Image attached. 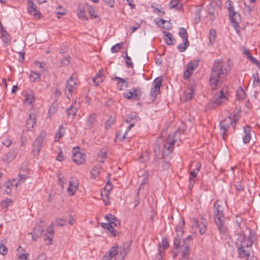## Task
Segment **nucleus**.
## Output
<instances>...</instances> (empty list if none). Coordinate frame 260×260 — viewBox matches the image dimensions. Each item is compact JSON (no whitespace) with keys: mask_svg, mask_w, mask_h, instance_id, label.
Returning <instances> with one entry per match:
<instances>
[{"mask_svg":"<svg viewBox=\"0 0 260 260\" xmlns=\"http://www.w3.org/2000/svg\"><path fill=\"white\" fill-rule=\"evenodd\" d=\"M223 65V61L219 59L213 62L209 79V86L212 90L220 87L227 76L228 70Z\"/></svg>","mask_w":260,"mask_h":260,"instance_id":"nucleus-1","label":"nucleus"},{"mask_svg":"<svg viewBox=\"0 0 260 260\" xmlns=\"http://www.w3.org/2000/svg\"><path fill=\"white\" fill-rule=\"evenodd\" d=\"M224 207V203L219 200L216 201L214 204V221L220 232L223 233L226 231L223 212Z\"/></svg>","mask_w":260,"mask_h":260,"instance_id":"nucleus-2","label":"nucleus"},{"mask_svg":"<svg viewBox=\"0 0 260 260\" xmlns=\"http://www.w3.org/2000/svg\"><path fill=\"white\" fill-rule=\"evenodd\" d=\"M184 224V221L183 220L182 222L180 225H178L176 228V237L174 240V248L172 250L173 257L175 259L178 255L179 251L178 249L180 248L183 244V241L181 242L182 236L183 234V226Z\"/></svg>","mask_w":260,"mask_h":260,"instance_id":"nucleus-3","label":"nucleus"},{"mask_svg":"<svg viewBox=\"0 0 260 260\" xmlns=\"http://www.w3.org/2000/svg\"><path fill=\"white\" fill-rule=\"evenodd\" d=\"M227 3V8L229 11L230 19L232 23V25L238 32L239 31L240 26L239 25L237 17H238L239 19L240 20V14L235 12L234 7L232 1H228Z\"/></svg>","mask_w":260,"mask_h":260,"instance_id":"nucleus-4","label":"nucleus"},{"mask_svg":"<svg viewBox=\"0 0 260 260\" xmlns=\"http://www.w3.org/2000/svg\"><path fill=\"white\" fill-rule=\"evenodd\" d=\"M177 133V132H175L172 135H170L166 140L162 152V155H163L164 157L168 156L172 152L174 149V144L176 142L175 135Z\"/></svg>","mask_w":260,"mask_h":260,"instance_id":"nucleus-5","label":"nucleus"},{"mask_svg":"<svg viewBox=\"0 0 260 260\" xmlns=\"http://www.w3.org/2000/svg\"><path fill=\"white\" fill-rule=\"evenodd\" d=\"M162 79L161 77L155 78L153 81V87L151 89L150 96L152 101H154L156 96L160 93V88L162 85Z\"/></svg>","mask_w":260,"mask_h":260,"instance_id":"nucleus-6","label":"nucleus"},{"mask_svg":"<svg viewBox=\"0 0 260 260\" xmlns=\"http://www.w3.org/2000/svg\"><path fill=\"white\" fill-rule=\"evenodd\" d=\"M253 244V241L250 237L246 239L245 236L243 234H239L235 242L237 247H250Z\"/></svg>","mask_w":260,"mask_h":260,"instance_id":"nucleus-7","label":"nucleus"},{"mask_svg":"<svg viewBox=\"0 0 260 260\" xmlns=\"http://www.w3.org/2000/svg\"><path fill=\"white\" fill-rule=\"evenodd\" d=\"M76 85L77 83L73 77H70L67 81L66 87L64 89V93L68 99H70L72 96L74 88Z\"/></svg>","mask_w":260,"mask_h":260,"instance_id":"nucleus-8","label":"nucleus"},{"mask_svg":"<svg viewBox=\"0 0 260 260\" xmlns=\"http://www.w3.org/2000/svg\"><path fill=\"white\" fill-rule=\"evenodd\" d=\"M228 94L227 91L221 90L219 93L214 95L213 100V104L217 106H220L228 101Z\"/></svg>","mask_w":260,"mask_h":260,"instance_id":"nucleus-9","label":"nucleus"},{"mask_svg":"<svg viewBox=\"0 0 260 260\" xmlns=\"http://www.w3.org/2000/svg\"><path fill=\"white\" fill-rule=\"evenodd\" d=\"M232 123L233 119L230 117H228L220 121L219 124L220 133L223 139H225L226 133Z\"/></svg>","mask_w":260,"mask_h":260,"instance_id":"nucleus-10","label":"nucleus"},{"mask_svg":"<svg viewBox=\"0 0 260 260\" xmlns=\"http://www.w3.org/2000/svg\"><path fill=\"white\" fill-rule=\"evenodd\" d=\"M46 136V133L45 131H42L38 137V138L36 139L34 142L33 146L34 149L33 151L35 152L36 151L37 154L39 153L40 149L41 148L42 145L44 142V139Z\"/></svg>","mask_w":260,"mask_h":260,"instance_id":"nucleus-11","label":"nucleus"},{"mask_svg":"<svg viewBox=\"0 0 260 260\" xmlns=\"http://www.w3.org/2000/svg\"><path fill=\"white\" fill-rule=\"evenodd\" d=\"M141 95L142 92L138 88H133L123 93L125 98L135 101L139 100Z\"/></svg>","mask_w":260,"mask_h":260,"instance_id":"nucleus-12","label":"nucleus"},{"mask_svg":"<svg viewBox=\"0 0 260 260\" xmlns=\"http://www.w3.org/2000/svg\"><path fill=\"white\" fill-rule=\"evenodd\" d=\"M220 4V2H218V3H217L214 2V0H212L210 3L208 10L209 14L212 15V16L210 17V19L212 21L215 19V15L217 14L218 10L221 9Z\"/></svg>","mask_w":260,"mask_h":260,"instance_id":"nucleus-13","label":"nucleus"},{"mask_svg":"<svg viewBox=\"0 0 260 260\" xmlns=\"http://www.w3.org/2000/svg\"><path fill=\"white\" fill-rule=\"evenodd\" d=\"M201 168V164L199 162H196V168L194 169L191 170L190 172L189 175V184L188 188L190 190H191L193 186V184L196 181V178L198 172L200 171Z\"/></svg>","mask_w":260,"mask_h":260,"instance_id":"nucleus-14","label":"nucleus"},{"mask_svg":"<svg viewBox=\"0 0 260 260\" xmlns=\"http://www.w3.org/2000/svg\"><path fill=\"white\" fill-rule=\"evenodd\" d=\"M198 60L189 62L186 66V69L184 73V78L185 79L189 78L192 74L193 71L198 67Z\"/></svg>","mask_w":260,"mask_h":260,"instance_id":"nucleus-15","label":"nucleus"},{"mask_svg":"<svg viewBox=\"0 0 260 260\" xmlns=\"http://www.w3.org/2000/svg\"><path fill=\"white\" fill-rule=\"evenodd\" d=\"M97 115L95 113L88 115L84 123V128L86 129H91L95 125Z\"/></svg>","mask_w":260,"mask_h":260,"instance_id":"nucleus-16","label":"nucleus"},{"mask_svg":"<svg viewBox=\"0 0 260 260\" xmlns=\"http://www.w3.org/2000/svg\"><path fill=\"white\" fill-rule=\"evenodd\" d=\"M193 225L197 226L199 229V232L201 235L204 234L206 230V220L203 217L201 218L200 220L196 218L193 219Z\"/></svg>","mask_w":260,"mask_h":260,"instance_id":"nucleus-17","label":"nucleus"},{"mask_svg":"<svg viewBox=\"0 0 260 260\" xmlns=\"http://www.w3.org/2000/svg\"><path fill=\"white\" fill-rule=\"evenodd\" d=\"M85 153H82L76 150L73 152V161L78 165L82 164L85 161Z\"/></svg>","mask_w":260,"mask_h":260,"instance_id":"nucleus-18","label":"nucleus"},{"mask_svg":"<svg viewBox=\"0 0 260 260\" xmlns=\"http://www.w3.org/2000/svg\"><path fill=\"white\" fill-rule=\"evenodd\" d=\"M78 185L79 183L77 179L75 177H72L70 179L69 186L68 188L69 194L73 196L78 188Z\"/></svg>","mask_w":260,"mask_h":260,"instance_id":"nucleus-19","label":"nucleus"},{"mask_svg":"<svg viewBox=\"0 0 260 260\" xmlns=\"http://www.w3.org/2000/svg\"><path fill=\"white\" fill-rule=\"evenodd\" d=\"M18 153V150L17 148L10 150L3 156V161L7 162H11L16 157Z\"/></svg>","mask_w":260,"mask_h":260,"instance_id":"nucleus-20","label":"nucleus"},{"mask_svg":"<svg viewBox=\"0 0 260 260\" xmlns=\"http://www.w3.org/2000/svg\"><path fill=\"white\" fill-rule=\"evenodd\" d=\"M44 231V230L41 225H36L33 232L30 233L32 236V240L36 241L41 237Z\"/></svg>","mask_w":260,"mask_h":260,"instance_id":"nucleus-21","label":"nucleus"},{"mask_svg":"<svg viewBox=\"0 0 260 260\" xmlns=\"http://www.w3.org/2000/svg\"><path fill=\"white\" fill-rule=\"evenodd\" d=\"M36 123V117L35 114L30 113L26 122V128L28 131H31Z\"/></svg>","mask_w":260,"mask_h":260,"instance_id":"nucleus-22","label":"nucleus"},{"mask_svg":"<svg viewBox=\"0 0 260 260\" xmlns=\"http://www.w3.org/2000/svg\"><path fill=\"white\" fill-rule=\"evenodd\" d=\"M27 10L28 13L30 14H32L35 18H37L38 19L40 18L41 14L40 11L37 10L36 6L34 3H31V4H29L27 7Z\"/></svg>","mask_w":260,"mask_h":260,"instance_id":"nucleus-23","label":"nucleus"},{"mask_svg":"<svg viewBox=\"0 0 260 260\" xmlns=\"http://www.w3.org/2000/svg\"><path fill=\"white\" fill-rule=\"evenodd\" d=\"M162 33L165 35L164 40L167 45H173L175 44V40L173 39V37L171 33L166 31H163Z\"/></svg>","mask_w":260,"mask_h":260,"instance_id":"nucleus-24","label":"nucleus"},{"mask_svg":"<svg viewBox=\"0 0 260 260\" xmlns=\"http://www.w3.org/2000/svg\"><path fill=\"white\" fill-rule=\"evenodd\" d=\"M181 0H171L169 4L170 9L180 10L182 8V4Z\"/></svg>","mask_w":260,"mask_h":260,"instance_id":"nucleus-25","label":"nucleus"},{"mask_svg":"<svg viewBox=\"0 0 260 260\" xmlns=\"http://www.w3.org/2000/svg\"><path fill=\"white\" fill-rule=\"evenodd\" d=\"M114 79L117 80V85L119 90H123L128 87V82L124 79L115 77Z\"/></svg>","mask_w":260,"mask_h":260,"instance_id":"nucleus-26","label":"nucleus"},{"mask_svg":"<svg viewBox=\"0 0 260 260\" xmlns=\"http://www.w3.org/2000/svg\"><path fill=\"white\" fill-rule=\"evenodd\" d=\"M77 13L80 19L82 20H87V18L85 15V9L83 5L81 4L78 5Z\"/></svg>","mask_w":260,"mask_h":260,"instance_id":"nucleus-27","label":"nucleus"},{"mask_svg":"<svg viewBox=\"0 0 260 260\" xmlns=\"http://www.w3.org/2000/svg\"><path fill=\"white\" fill-rule=\"evenodd\" d=\"M244 136L243 138L244 143L247 144L249 142L251 139L250 127L248 126L244 127Z\"/></svg>","mask_w":260,"mask_h":260,"instance_id":"nucleus-28","label":"nucleus"},{"mask_svg":"<svg viewBox=\"0 0 260 260\" xmlns=\"http://www.w3.org/2000/svg\"><path fill=\"white\" fill-rule=\"evenodd\" d=\"M112 223H104V222H102L101 223V226L104 228V229H106L107 230H108V231L111 233V234L114 236H116V230L113 228V227H112Z\"/></svg>","mask_w":260,"mask_h":260,"instance_id":"nucleus-29","label":"nucleus"},{"mask_svg":"<svg viewBox=\"0 0 260 260\" xmlns=\"http://www.w3.org/2000/svg\"><path fill=\"white\" fill-rule=\"evenodd\" d=\"M194 91L193 88L191 87L187 89L183 94V97L186 101L191 100L194 96Z\"/></svg>","mask_w":260,"mask_h":260,"instance_id":"nucleus-30","label":"nucleus"},{"mask_svg":"<svg viewBox=\"0 0 260 260\" xmlns=\"http://www.w3.org/2000/svg\"><path fill=\"white\" fill-rule=\"evenodd\" d=\"M53 223H52L50 225V227H49L47 229V231L45 235L46 236L47 238L49 240V244H51L52 239L54 237V232L53 230Z\"/></svg>","mask_w":260,"mask_h":260,"instance_id":"nucleus-31","label":"nucleus"},{"mask_svg":"<svg viewBox=\"0 0 260 260\" xmlns=\"http://www.w3.org/2000/svg\"><path fill=\"white\" fill-rule=\"evenodd\" d=\"M65 129L62 125L59 126L57 132L55 134V142H59L60 138L64 135Z\"/></svg>","mask_w":260,"mask_h":260,"instance_id":"nucleus-32","label":"nucleus"},{"mask_svg":"<svg viewBox=\"0 0 260 260\" xmlns=\"http://www.w3.org/2000/svg\"><path fill=\"white\" fill-rule=\"evenodd\" d=\"M103 74L101 71H99L97 73L95 77L92 78L93 83L95 85L98 86L100 82L103 81Z\"/></svg>","mask_w":260,"mask_h":260,"instance_id":"nucleus-33","label":"nucleus"},{"mask_svg":"<svg viewBox=\"0 0 260 260\" xmlns=\"http://www.w3.org/2000/svg\"><path fill=\"white\" fill-rule=\"evenodd\" d=\"M246 247L242 246L241 247H237L239 255L241 258H246L249 256V252L245 249Z\"/></svg>","mask_w":260,"mask_h":260,"instance_id":"nucleus-34","label":"nucleus"},{"mask_svg":"<svg viewBox=\"0 0 260 260\" xmlns=\"http://www.w3.org/2000/svg\"><path fill=\"white\" fill-rule=\"evenodd\" d=\"M107 151L105 149H101L98 153L97 160L101 162H104L107 157Z\"/></svg>","mask_w":260,"mask_h":260,"instance_id":"nucleus-35","label":"nucleus"},{"mask_svg":"<svg viewBox=\"0 0 260 260\" xmlns=\"http://www.w3.org/2000/svg\"><path fill=\"white\" fill-rule=\"evenodd\" d=\"M1 38L5 43L9 44L11 43V36L6 31V30H4L2 31Z\"/></svg>","mask_w":260,"mask_h":260,"instance_id":"nucleus-36","label":"nucleus"},{"mask_svg":"<svg viewBox=\"0 0 260 260\" xmlns=\"http://www.w3.org/2000/svg\"><path fill=\"white\" fill-rule=\"evenodd\" d=\"M35 99L33 93L31 92L25 94L24 103L32 105L34 103Z\"/></svg>","mask_w":260,"mask_h":260,"instance_id":"nucleus-37","label":"nucleus"},{"mask_svg":"<svg viewBox=\"0 0 260 260\" xmlns=\"http://www.w3.org/2000/svg\"><path fill=\"white\" fill-rule=\"evenodd\" d=\"M179 35L182 38V41L186 42H188V34L186 30L183 28L181 27L179 29Z\"/></svg>","mask_w":260,"mask_h":260,"instance_id":"nucleus-38","label":"nucleus"},{"mask_svg":"<svg viewBox=\"0 0 260 260\" xmlns=\"http://www.w3.org/2000/svg\"><path fill=\"white\" fill-rule=\"evenodd\" d=\"M216 36V31L214 29H211L209 31V44L213 45L214 43L215 38Z\"/></svg>","mask_w":260,"mask_h":260,"instance_id":"nucleus-39","label":"nucleus"},{"mask_svg":"<svg viewBox=\"0 0 260 260\" xmlns=\"http://www.w3.org/2000/svg\"><path fill=\"white\" fill-rule=\"evenodd\" d=\"M77 109L73 106H71L67 109V115L68 117L72 116L74 118L76 115Z\"/></svg>","mask_w":260,"mask_h":260,"instance_id":"nucleus-40","label":"nucleus"},{"mask_svg":"<svg viewBox=\"0 0 260 260\" xmlns=\"http://www.w3.org/2000/svg\"><path fill=\"white\" fill-rule=\"evenodd\" d=\"M102 167L100 166H95L91 171L90 174L93 178H96L100 174Z\"/></svg>","mask_w":260,"mask_h":260,"instance_id":"nucleus-41","label":"nucleus"},{"mask_svg":"<svg viewBox=\"0 0 260 260\" xmlns=\"http://www.w3.org/2000/svg\"><path fill=\"white\" fill-rule=\"evenodd\" d=\"M139 119V117L136 115L129 114L127 116V118L125 119V122L127 123H135Z\"/></svg>","mask_w":260,"mask_h":260,"instance_id":"nucleus-42","label":"nucleus"},{"mask_svg":"<svg viewBox=\"0 0 260 260\" xmlns=\"http://www.w3.org/2000/svg\"><path fill=\"white\" fill-rule=\"evenodd\" d=\"M127 133L126 132H123L122 131H119L116 135V140L121 142L126 138Z\"/></svg>","mask_w":260,"mask_h":260,"instance_id":"nucleus-43","label":"nucleus"},{"mask_svg":"<svg viewBox=\"0 0 260 260\" xmlns=\"http://www.w3.org/2000/svg\"><path fill=\"white\" fill-rule=\"evenodd\" d=\"M188 46L189 42H186L182 41V43L177 46V49L179 52H183L186 50Z\"/></svg>","mask_w":260,"mask_h":260,"instance_id":"nucleus-44","label":"nucleus"},{"mask_svg":"<svg viewBox=\"0 0 260 260\" xmlns=\"http://www.w3.org/2000/svg\"><path fill=\"white\" fill-rule=\"evenodd\" d=\"M237 96L238 99L243 100L246 97V93L242 87H240L237 91Z\"/></svg>","mask_w":260,"mask_h":260,"instance_id":"nucleus-45","label":"nucleus"},{"mask_svg":"<svg viewBox=\"0 0 260 260\" xmlns=\"http://www.w3.org/2000/svg\"><path fill=\"white\" fill-rule=\"evenodd\" d=\"M87 9L91 17L94 18H96L98 17V15L96 14V12L94 8L91 6L87 5Z\"/></svg>","mask_w":260,"mask_h":260,"instance_id":"nucleus-46","label":"nucleus"},{"mask_svg":"<svg viewBox=\"0 0 260 260\" xmlns=\"http://www.w3.org/2000/svg\"><path fill=\"white\" fill-rule=\"evenodd\" d=\"M12 203V200L7 198V199L1 201V205L3 208H5L6 210H7L9 204Z\"/></svg>","mask_w":260,"mask_h":260,"instance_id":"nucleus-47","label":"nucleus"},{"mask_svg":"<svg viewBox=\"0 0 260 260\" xmlns=\"http://www.w3.org/2000/svg\"><path fill=\"white\" fill-rule=\"evenodd\" d=\"M118 248L119 247L118 246H113L109 249L108 252L110 253V255H111L112 257L118 254L119 252Z\"/></svg>","mask_w":260,"mask_h":260,"instance_id":"nucleus-48","label":"nucleus"},{"mask_svg":"<svg viewBox=\"0 0 260 260\" xmlns=\"http://www.w3.org/2000/svg\"><path fill=\"white\" fill-rule=\"evenodd\" d=\"M41 74L37 72H31L30 78L31 81L35 82L37 79H40Z\"/></svg>","mask_w":260,"mask_h":260,"instance_id":"nucleus-49","label":"nucleus"},{"mask_svg":"<svg viewBox=\"0 0 260 260\" xmlns=\"http://www.w3.org/2000/svg\"><path fill=\"white\" fill-rule=\"evenodd\" d=\"M115 118L110 117L109 119L105 122V125L106 129L110 128L115 122Z\"/></svg>","mask_w":260,"mask_h":260,"instance_id":"nucleus-50","label":"nucleus"},{"mask_svg":"<svg viewBox=\"0 0 260 260\" xmlns=\"http://www.w3.org/2000/svg\"><path fill=\"white\" fill-rule=\"evenodd\" d=\"M122 44L123 43H118L114 46L112 47L111 52L112 53H116L118 52L120 49H121Z\"/></svg>","mask_w":260,"mask_h":260,"instance_id":"nucleus-51","label":"nucleus"},{"mask_svg":"<svg viewBox=\"0 0 260 260\" xmlns=\"http://www.w3.org/2000/svg\"><path fill=\"white\" fill-rule=\"evenodd\" d=\"M16 181L15 179H13L12 180L11 183H10L9 182L8 183H7L6 184V189L5 190V192L6 193L8 194H10L11 192V186H12L13 185V182Z\"/></svg>","mask_w":260,"mask_h":260,"instance_id":"nucleus-52","label":"nucleus"},{"mask_svg":"<svg viewBox=\"0 0 260 260\" xmlns=\"http://www.w3.org/2000/svg\"><path fill=\"white\" fill-rule=\"evenodd\" d=\"M8 253V249L1 241H0V254L5 255Z\"/></svg>","mask_w":260,"mask_h":260,"instance_id":"nucleus-53","label":"nucleus"},{"mask_svg":"<svg viewBox=\"0 0 260 260\" xmlns=\"http://www.w3.org/2000/svg\"><path fill=\"white\" fill-rule=\"evenodd\" d=\"M253 78V83L255 86H257L258 85V84L260 82V80L259 79V75L257 73H254L252 75Z\"/></svg>","mask_w":260,"mask_h":260,"instance_id":"nucleus-54","label":"nucleus"},{"mask_svg":"<svg viewBox=\"0 0 260 260\" xmlns=\"http://www.w3.org/2000/svg\"><path fill=\"white\" fill-rule=\"evenodd\" d=\"M165 249L162 248L160 244L158 245V253H157L156 254V257H157V258L158 259H160L162 258V254L165 252Z\"/></svg>","mask_w":260,"mask_h":260,"instance_id":"nucleus-55","label":"nucleus"},{"mask_svg":"<svg viewBox=\"0 0 260 260\" xmlns=\"http://www.w3.org/2000/svg\"><path fill=\"white\" fill-rule=\"evenodd\" d=\"M202 10V7H197V8H196V12H195V15H196V20H198V21H200V18H201V16H200V14H201V12Z\"/></svg>","mask_w":260,"mask_h":260,"instance_id":"nucleus-56","label":"nucleus"},{"mask_svg":"<svg viewBox=\"0 0 260 260\" xmlns=\"http://www.w3.org/2000/svg\"><path fill=\"white\" fill-rule=\"evenodd\" d=\"M125 54L126 55L125 58L127 60L126 61V64L127 65V67L128 68H134L133 63L132 61H130L131 60V57L129 56H128L126 52H125Z\"/></svg>","mask_w":260,"mask_h":260,"instance_id":"nucleus-57","label":"nucleus"},{"mask_svg":"<svg viewBox=\"0 0 260 260\" xmlns=\"http://www.w3.org/2000/svg\"><path fill=\"white\" fill-rule=\"evenodd\" d=\"M102 197V200L103 202L105 203V204L107 205L109 204V192L108 191H105V195L104 196L103 193H101Z\"/></svg>","mask_w":260,"mask_h":260,"instance_id":"nucleus-58","label":"nucleus"},{"mask_svg":"<svg viewBox=\"0 0 260 260\" xmlns=\"http://www.w3.org/2000/svg\"><path fill=\"white\" fill-rule=\"evenodd\" d=\"M118 251V253L121 256L122 259H123L127 253V249L126 248L122 249L121 247H119Z\"/></svg>","mask_w":260,"mask_h":260,"instance_id":"nucleus-59","label":"nucleus"},{"mask_svg":"<svg viewBox=\"0 0 260 260\" xmlns=\"http://www.w3.org/2000/svg\"><path fill=\"white\" fill-rule=\"evenodd\" d=\"M54 223L56 225L63 226L66 224V221L61 218L57 219Z\"/></svg>","mask_w":260,"mask_h":260,"instance_id":"nucleus-60","label":"nucleus"},{"mask_svg":"<svg viewBox=\"0 0 260 260\" xmlns=\"http://www.w3.org/2000/svg\"><path fill=\"white\" fill-rule=\"evenodd\" d=\"M105 219L108 221V222H111L114 221H115L117 219V218L113 215L109 214L105 216Z\"/></svg>","mask_w":260,"mask_h":260,"instance_id":"nucleus-61","label":"nucleus"},{"mask_svg":"<svg viewBox=\"0 0 260 260\" xmlns=\"http://www.w3.org/2000/svg\"><path fill=\"white\" fill-rule=\"evenodd\" d=\"M166 157H163V155H162V167L164 170L168 169L169 167V161L167 160V159L165 158Z\"/></svg>","mask_w":260,"mask_h":260,"instance_id":"nucleus-62","label":"nucleus"},{"mask_svg":"<svg viewBox=\"0 0 260 260\" xmlns=\"http://www.w3.org/2000/svg\"><path fill=\"white\" fill-rule=\"evenodd\" d=\"M70 62V57L69 56H65L62 60L61 63L62 66H67Z\"/></svg>","mask_w":260,"mask_h":260,"instance_id":"nucleus-63","label":"nucleus"},{"mask_svg":"<svg viewBox=\"0 0 260 260\" xmlns=\"http://www.w3.org/2000/svg\"><path fill=\"white\" fill-rule=\"evenodd\" d=\"M56 160L59 161H62L64 160V157L62 154L61 150L60 149L57 156L56 157Z\"/></svg>","mask_w":260,"mask_h":260,"instance_id":"nucleus-64","label":"nucleus"}]
</instances>
